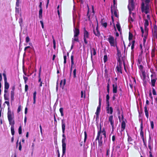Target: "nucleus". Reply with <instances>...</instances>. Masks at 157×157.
<instances>
[{
  "mask_svg": "<svg viewBox=\"0 0 157 157\" xmlns=\"http://www.w3.org/2000/svg\"><path fill=\"white\" fill-rule=\"evenodd\" d=\"M128 8L129 13L128 21L130 23H131L133 21L134 18V14L131 13V11L133 10L134 8V3L133 0H128Z\"/></svg>",
  "mask_w": 157,
  "mask_h": 157,
  "instance_id": "1",
  "label": "nucleus"
},
{
  "mask_svg": "<svg viewBox=\"0 0 157 157\" xmlns=\"http://www.w3.org/2000/svg\"><path fill=\"white\" fill-rule=\"evenodd\" d=\"M62 128L63 132V139L62 142V155H64L66 153V144L65 143L66 136L65 135V123L63 120H62Z\"/></svg>",
  "mask_w": 157,
  "mask_h": 157,
  "instance_id": "2",
  "label": "nucleus"
},
{
  "mask_svg": "<svg viewBox=\"0 0 157 157\" xmlns=\"http://www.w3.org/2000/svg\"><path fill=\"white\" fill-rule=\"evenodd\" d=\"M151 0H145V3H142L141 6L142 12H144L146 14L149 13L150 5L149 4Z\"/></svg>",
  "mask_w": 157,
  "mask_h": 157,
  "instance_id": "3",
  "label": "nucleus"
},
{
  "mask_svg": "<svg viewBox=\"0 0 157 157\" xmlns=\"http://www.w3.org/2000/svg\"><path fill=\"white\" fill-rule=\"evenodd\" d=\"M123 64H124V61L122 59L119 58L118 59L117 65L116 67L115 70L117 73H122V68Z\"/></svg>",
  "mask_w": 157,
  "mask_h": 157,
  "instance_id": "4",
  "label": "nucleus"
},
{
  "mask_svg": "<svg viewBox=\"0 0 157 157\" xmlns=\"http://www.w3.org/2000/svg\"><path fill=\"white\" fill-rule=\"evenodd\" d=\"M107 40L109 43L111 47H117V42L116 38L111 35H109L107 36Z\"/></svg>",
  "mask_w": 157,
  "mask_h": 157,
  "instance_id": "5",
  "label": "nucleus"
},
{
  "mask_svg": "<svg viewBox=\"0 0 157 157\" xmlns=\"http://www.w3.org/2000/svg\"><path fill=\"white\" fill-rule=\"evenodd\" d=\"M89 34L88 32L84 28L83 31V40L86 44H87L88 43V42L87 39H89Z\"/></svg>",
  "mask_w": 157,
  "mask_h": 157,
  "instance_id": "6",
  "label": "nucleus"
},
{
  "mask_svg": "<svg viewBox=\"0 0 157 157\" xmlns=\"http://www.w3.org/2000/svg\"><path fill=\"white\" fill-rule=\"evenodd\" d=\"M153 38L154 40L157 39V26L155 25L152 29Z\"/></svg>",
  "mask_w": 157,
  "mask_h": 157,
  "instance_id": "7",
  "label": "nucleus"
},
{
  "mask_svg": "<svg viewBox=\"0 0 157 157\" xmlns=\"http://www.w3.org/2000/svg\"><path fill=\"white\" fill-rule=\"evenodd\" d=\"M96 140H98L99 146H102L103 143L102 137L101 135H99V133L97 134Z\"/></svg>",
  "mask_w": 157,
  "mask_h": 157,
  "instance_id": "8",
  "label": "nucleus"
},
{
  "mask_svg": "<svg viewBox=\"0 0 157 157\" xmlns=\"http://www.w3.org/2000/svg\"><path fill=\"white\" fill-rule=\"evenodd\" d=\"M98 133H99V135H101H101H102L104 136L105 138L106 137V132L105 130V128H103L102 129L101 125L100 126L99 129L98 130L97 134H98Z\"/></svg>",
  "mask_w": 157,
  "mask_h": 157,
  "instance_id": "9",
  "label": "nucleus"
},
{
  "mask_svg": "<svg viewBox=\"0 0 157 157\" xmlns=\"http://www.w3.org/2000/svg\"><path fill=\"white\" fill-rule=\"evenodd\" d=\"M93 31L94 34L96 36H100V34L98 30V24L95 29L94 27L93 26Z\"/></svg>",
  "mask_w": 157,
  "mask_h": 157,
  "instance_id": "10",
  "label": "nucleus"
},
{
  "mask_svg": "<svg viewBox=\"0 0 157 157\" xmlns=\"http://www.w3.org/2000/svg\"><path fill=\"white\" fill-rule=\"evenodd\" d=\"M3 75L4 78V80L5 82V87L4 88L5 89H8L9 87V83L7 82V78L6 77V75L5 73H4L3 74Z\"/></svg>",
  "mask_w": 157,
  "mask_h": 157,
  "instance_id": "11",
  "label": "nucleus"
},
{
  "mask_svg": "<svg viewBox=\"0 0 157 157\" xmlns=\"http://www.w3.org/2000/svg\"><path fill=\"white\" fill-rule=\"evenodd\" d=\"M109 121L111 125L112 131H113L114 128V121L113 120V115H111L109 117Z\"/></svg>",
  "mask_w": 157,
  "mask_h": 157,
  "instance_id": "12",
  "label": "nucleus"
},
{
  "mask_svg": "<svg viewBox=\"0 0 157 157\" xmlns=\"http://www.w3.org/2000/svg\"><path fill=\"white\" fill-rule=\"evenodd\" d=\"M73 21L74 27V36H78L79 34V30L78 29L75 28V21L74 18H73Z\"/></svg>",
  "mask_w": 157,
  "mask_h": 157,
  "instance_id": "13",
  "label": "nucleus"
},
{
  "mask_svg": "<svg viewBox=\"0 0 157 157\" xmlns=\"http://www.w3.org/2000/svg\"><path fill=\"white\" fill-rule=\"evenodd\" d=\"M122 121L121 124V128L120 131L121 133L122 132L124 131L126 127V124L124 121L123 120L124 117L123 115H122Z\"/></svg>",
  "mask_w": 157,
  "mask_h": 157,
  "instance_id": "14",
  "label": "nucleus"
},
{
  "mask_svg": "<svg viewBox=\"0 0 157 157\" xmlns=\"http://www.w3.org/2000/svg\"><path fill=\"white\" fill-rule=\"evenodd\" d=\"M106 113L108 114H112L113 112V108L111 106L106 107Z\"/></svg>",
  "mask_w": 157,
  "mask_h": 157,
  "instance_id": "15",
  "label": "nucleus"
},
{
  "mask_svg": "<svg viewBox=\"0 0 157 157\" xmlns=\"http://www.w3.org/2000/svg\"><path fill=\"white\" fill-rule=\"evenodd\" d=\"M140 76L141 79L143 80H144L146 78V73L145 71L143 70H141Z\"/></svg>",
  "mask_w": 157,
  "mask_h": 157,
  "instance_id": "16",
  "label": "nucleus"
},
{
  "mask_svg": "<svg viewBox=\"0 0 157 157\" xmlns=\"http://www.w3.org/2000/svg\"><path fill=\"white\" fill-rule=\"evenodd\" d=\"M14 87H13L12 90L11 91V101H13L14 99Z\"/></svg>",
  "mask_w": 157,
  "mask_h": 157,
  "instance_id": "17",
  "label": "nucleus"
},
{
  "mask_svg": "<svg viewBox=\"0 0 157 157\" xmlns=\"http://www.w3.org/2000/svg\"><path fill=\"white\" fill-rule=\"evenodd\" d=\"M113 92L114 94L116 93L117 92V84H113Z\"/></svg>",
  "mask_w": 157,
  "mask_h": 157,
  "instance_id": "18",
  "label": "nucleus"
},
{
  "mask_svg": "<svg viewBox=\"0 0 157 157\" xmlns=\"http://www.w3.org/2000/svg\"><path fill=\"white\" fill-rule=\"evenodd\" d=\"M73 52L72 53V54L71 56V72L72 69V68L73 65L74 64V56L73 55Z\"/></svg>",
  "mask_w": 157,
  "mask_h": 157,
  "instance_id": "19",
  "label": "nucleus"
},
{
  "mask_svg": "<svg viewBox=\"0 0 157 157\" xmlns=\"http://www.w3.org/2000/svg\"><path fill=\"white\" fill-rule=\"evenodd\" d=\"M156 78H152L151 79V86L153 87L155 86V84L156 81Z\"/></svg>",
  "mask_w": 157,
  "mask_h": 157,
  "instance_id": "20",
  "label": "nucleus"
},
{
  "mask_svg": "<svg viewBox=\"0 0 157 157\" xmlns=\"http://www.w3.org/2000/svg\"><path fill=\"white\" fill-rule=\"evenodd\" d=\"M75 41H76L77 42H79L78 36H74V37L72 38V42L75 43Z\"/></svg>",
  "mask_w": 157,
  "mask_h": 157,
  "instance_id": "21",
  "label": "nucleus"
},
{
  "mask_svg": "<svg viewBox=\"0 0 157 157\" xmlns=\"http://www.w3.org/2000/svg\"><path fill=\"white\" fill-rule=\"evenodd\" d=\"M145 33H144V36H142L143 37V39L146 40L148 36V30L147 29H145Z\"/></svg>",
  "mask_w": 157,
  "mask_h": 157,
  "instance_id": "22",
  "label": "nucleus"
},
{
  "mask_svg": "<svg viewBox=\"0 0 157 157\" xmlns=\"http://www.w3.org/2000/svg\"><path fill=\"white\" fill-rule=\"evenodd\" d=\"M96 50L94 48H92L91 50V59H92V55L95 56L96 55Z\"/></svg>",
  "mask_w": 157,
  "mask_h": 157,
  "instance_id": "23",
  "label": "nucleus"
},
{
  "mask_svg": "<svg viewBox=\"0 0 157 157\" xmlns=\"http://www.w3.org/2000/svg\"><path fill=\"white\" fill-rule=\"evenodd\" d=\"M144 20L145 21V22L144 23L145 29H147V27L148 25L149 22L150 21L151 22V21H149V20H146V18H144Z\"/></svg>",
  "mask_w": 157,
  "mask_h": 157,
  "instance_id": "24",
  "label": "nucleus"
},
{
  "mask_svg": "<svg viewBox=\"0 0 157 157\" xmlns=\"http://www.w3.org/2000/svg\"><path fill=\"white\" fill-rule=\"evenodd\" d=\"M66 83V79H63L61 80L60 82V86L63 88L64 87V86Z\"/></svg>",
  "mask_w": 157,
  "mask_h": 157,
  "instance_id": "25",
  "label": "nucleus"
},
{
  "mask_svg": "<svg viewBox=\"0 0 157 157\" xmlns=\"http://www.w3.org/2000/svg\"><path fill=\"white\" fill-rule=\"evenodd\" d=\"M100 108L101 105H98V106L97 107L96 111L95 113V114H96L97 117H98V116L99 114L100 110Z\"/></svg>",
  "mask_w": 157,
  "mask_h": 157,
  "instance_id": "26",
  "label": "nucleus"
},
{
  "mask_svg": "<svg viewBox=\"0 0 157 157\" xmlns=\"http://www.w3.org/2000/svg\"><path fill=\"white\" fill-rule=\"evenodd\" d=\"M19 0H16V6L15 7L16 12H18V11H19L18 7L19 6Z\"/></svg>",
  "mask_w": 157,
  "mask_h": 157,
  "instance_id": "27",
  "label": "nucleus"
},
{
  "mask_svg": "<svg viewBox=\"0 0 157 157\" xmlns=\"http://www.w3.org/2000/svg\"><path fill=\"white\" fill-rule=\"evenodd\" d=\"M57 13L59 16V17L60 16V13L61 12V7L60 6V7L59 5H58L57 7Z\"/></svg>",
  "mask_w": 157,
  "mask_h": 157,
  "instance_id": "28",
  "label": "nucleus"
},
{
  "mask_svg": "<svg viewBox=\"0 0 157 157\" xmlns=\"http://www.w3.org/2000/svg\"><path fill=\"white\" fill-rule=\"evenodd\" d=\"M9 124L11 125V127L14 126V121L13 119L8 120Z\"/></svg>",
  "mask_w": 157,
  "mask_h": 157,
  "instance_id": "29",
  "label": "nucleus"
},
{
  "mask_svg": "<svg viewBox=\"0 0 157 157\" xmlns=\"http://www.w3.org/2000/svg\"><path fill=\"white\" fill-rule=\"evenodd\" d=\"M144 112L145 113V115L146 117L148 118V117L149 114L148 113V110H147V108L146 106H145L144 108Z\"/></svg>",
  "mask_w": 157,
  "mask_h": 157,
  "instance_id": "30",
  "label": "nucleus"
},
{
  "mask_svg": "<svg viewBox=\"0 0 157 157\" xmlns=\"http://www.w3.org/2000/svg\"><path fill=\"white\" fill-rule=\"evenodd\" d=\"M42 9H40L39 12V17L40 19H42Z\"/></svg>",
  "mask_w": 157,
  "mask_h": 157,
  "instance_id": "31",
  "label": "nucleus"
},
{
  "mask_svg": "<svg viewBox=\"0 0 157 157\" xmlns=\"http://www.w3.org/2000/svg\"><path fill=\"white\" fill-rule=\"evenodd\" d=\"M41 67H40V70H39V75H38V77H39V80H38V82H40V83L41 82H42L41 81V78H40V72H41Z\"/></svg>",
  "mask_w": 157,
  "mask_h": 157,
  "instance_id": "32",
  "label": "nucleus"
},
{
  "mask_svg": "<svg viewBox=\"0 0 157 157\" xmlns=\"http://www.w3.org/2000/svg\"><path fill=\"white\" fill-rule=\"evenodd\" d=\"M11 134L12 135H14L15 133L14 126H12L11 127Z\"/></svg>",
  "mask_w": 157,
  "mask_h": 157,
  "instance_id": "33",
  "label": "nucleus"
},
{
  "mask_svg": "<svg viewBox=\"0 0 157 157\" xmlns=\"http://www.w3.org/2000/svg\"><path fill=\"white\" fill-rule=\"evenodd\" d=\"M128 142L130 144H131V142L132 141V137L129 136L128 135Z\"/></svg>",
  "mask_w": 157,
  "mask_h": 157,
  "instance_id": "34",
  "label": "nucleus"
},
{
  "mask_svg": "<svg viewBox=\"0 0 157 157\" xmlns=\"http://www.w3.org/2000/svg\"><path fill=\"white\" fill-rule=\"evenodd\" d=\"M59 111L60 113L61 116L63 117L64 114L63 113V108H61L59 109Z\"/></svg>",
  "mask_w": 157,
  "mask_h": 157,
  "instance_id": "35",
  "label": "nucleus"
},
{
  "mask_svg": "<svg viewBox=\"0 0 157 157\" xmlns=\"http://www.w3.org/2000/svg\"><path fill=\"white\" fill-rule=\"evenodd\" d=\"M108 57L107 55H105L103 57V61L104 63H105L107 61Z\"/></svg>",
  "mask_w": 157,
  "mask_h": 157,
  "instance_id": "36",
  "label": "nucleus"
},
{
  "mask_svg": "<svg viewBox=\"0 0 157 157\" xmlns=\"http://www.w3.org/2000/svg\"><path fill=\"white\" fill-rule=\"evenodd\" d=\"M108 71L107 69H106L105 70V73L104 75L105 78H106L108 77Z\"/></svg>",
  "mask_w": 157,
  "mask_h": 157,
  "instance_id": "37",
  "label": "nucleus"
},
{
  "mask_svg": "<svg viewBox=\"0 0 157 157\" xmlns=\"http://www.w3.org/2000/svg\"><path fill=\"white\" fill-rule=\"evenodd\" d=\"M84 143H85L86 141V139H87V135L86 134V131H85L84 132Z\"/></svg>",
  "mask_w": 157,
  "mask_h": 157,
  "instance_id": "38",
  "label": "nucleus"
},
{
  "mask_svg": "<svg viewBox=\"0 0 157 157\" xmlns=\"http://www.w3.org/2000/svg\"><path fill=\"white\" fill-rule=\"evenodd\" d=\"M135 43V41L134 40H133L132 42L131 45V49L132 50H133L134 48Z\"/></svg>",
  "mask_w": 157,
  "mask_h": 157,
  "instance_id": "39",
  "label": "nucleus"
},
{
  "mask_svg": "<svg viewBox=\"0 0 157 157\" xmlns=\"http://www.w3.org/2000/svg\"><path fill=\"white\" fill-rule=\"evenodd\" d=\"M116 27L117 28L119 31H121V27L120 24L119 23H117L116 24Z\"/></svg>",
  "mask_w": 157,
  "mask_h": 157,
  "instance_id": "40",
  "label": "nucleus"
},
{
  "mask_svg": "<svg viewBox=\"0 0 157 157\" xmlns=\"http://www.w3.org/2000/svg\"><path fill=\"white\" fill-rule=\"evenodd\" d=\"M18 133L19 134H21L22 133V128L21 125L19 128Z\"/></svg>",
  "mask_w": 157,
  "mask_h": 157,
  "instance_id": "41",
  "label": "nucleus"
},
{
  "mask_svg": "<svg viewBox=\"0 0 157 157\" xmlns=\"http://www.w3.org/2000/svg\"><path fill=\"white\" fill-rule=\"evenodd\" d=\"M140 136L141 138H143V137H144V132L143 130H140Z\"/></svg>",
  "mask_w": 157,
  "mask_h": 157,
  "instance_id": "42",
  "label": "nucleus"
},
{
  "mask_svg": "<svg viewBox=\"0 0 157 157\" xmlns=\"http://www.w3.org/2000/svg\"><path fill=\"white\" fill-rule=\"evenodd\" d=\"M143 140V142L144 143V144L145 146L146 145V141L145 140L144 137H143V138H141Z\"/></svg>",
  "mask_w": 157,
  "mask_h": 157,
  "instance_id": "43",
  "label": "nucleus"
},
{
  "mask_svg": "<svg viewBox=\"0 0 157 157\" xmlns=\"http://www.w3.org/2000/svg\"><path fill=\"white\" fill-rule=\"evenodd\" d=\"M36 95H33V103L35 104L36 101Z\"/></svg>",
  "mask_w": 157,
  "mask_h": 157,
  "instance_id": "44",
  "label": "nucleus"
},
{
  "mask_svg": "<svg viewBox=\"0 0 157 157\" xmlns=\"http://www.w3.org/2000/svg\"><path fill=\"white\" fill-rule=\"evenodd\" d=\"M150 124H151V128L152 129H153L154 128V124L153 122V121H151Z\"/></svg>",
  "mask_w": 157,
  "mask_h": 157,
  "instance_id": "45",
  "label": "nucleus"
},
{
  "mask_svg": "<svg viewBox=\"0 0 157 157\" xmlns=\"http://www.w3.org/2000/svg\"><path fill=\"white\" fill-rule=\"evenodd\" d=\"M63 58H64V62L63 63L64 64H65L66 63V59H67V56L66 55H64L63 56Z\"/></svg>",
  "mask_w": 157,
  "mask_h": 157,
  "instance_id": "46",
  "label": "nucleus"
},
{
  "mask_svg": "<svg viewBox=\"0 0 157 157\" xmlns=\"http://www.w3.org/2000/svg\"><path fill=\"white\" fill-rule=\"evenodd\" d=\"M18 145H19V150L20 151H21L22 147L21 144V142L20 141L19 142Z\"/></svg>",
  "mask_w": 157,
  "mask_h": 157,
  "instance_id": "47",
  "label": "nucleus"
},
{
  "mask_svg": "<svg viewBox=\"0 0 157 157\" xmlns=\"http://www.w3.org/2000/svg\"><path fill=\"white\" fill-rule=\"evenodd\" d=\"M76 69H75L73 71V77L74 78L76 77Z\"/></svg>",
  "mask_w": 157,
  "mask_h": 157,
  "instance_id": "48",
  "label": "nucleus"
},
{
  "mask_svg": "<svg viewBox=\"0 0 157 157\" xmlns=\"http://www.w3.org/2000/svg\"><path fill=\"white\" fill-rule=\"evenodd\" d=\"M152 93L153 95H156V92L155 91L154 88H152Z\"/></svg>",
  "mask_w": 157,
  "mask_h": 157,
  "instance_id": "49",
  "label": "nucleus"
},
{
  "mask_svg": "<svg viewBox=\"0 0 157 157\" xmlns=\"http://www.w3.org/2000/svg\"><path fill=\"white\" fill-rule=\"evenodd\" d=\"M106 107L110 106L109 102V100H106Z\"/></svg>",
  "mask_w": 157,
  "mask_h": 157,
  "instance_id": "50",
  "label": "nucleus"
},
{
  "mask_svg": "<svg viewBox=\"0 0 157 157\" xmlns=\"http://www.w3.org/2000/svg\"><path fill=\"white\" fill-rule=\"evenodd\" d=\"M40 23L41 24L42 27L43 29L44 28V25L43 21H40Z\"/></svg>",
  "mask_w": 157,
  "mask_h": 157,
  "instance_id": "51",
  "label": "nucleus"
},
{
  "mask_svg": "<svg viewBox=\"0 0 157 157\" xmlns=\"http://www.w3.org/2000/svg\"><path fill=\"white\" fill-rule=\"evenodd\" d=\"M83 91H81V97L82 98L83 97H84V98H85V95L84 94V95L83 96Z\"/></svg>",
  "mask_w": 157,
  "mask_h": 157,
  "instance_id": "52",
  "label": "nucleus"
},
{
  "mask_svg": "<svg viewBox=\"0 0 157 157\" xmlns=\"http://www.w3.org/2000/svg\"><path fill=\"white\" fill-rule=\"evenodd\" d=\"M30 40V39L29 37L28 36H27L26 37V43H28Z\"/></svg>",
  "mask_w": 157,
  "mask_h": 157,
  "instance_id": "53",
  "label": "nucleus"
},
{
  "mask_svg": "<svg viewBox=\"0 0 157 157\" xmlns=\"http://www.w3.org/2000/svg\"><path fill=\"white\" fill-rule=\"evenodd\" d=\"M147 19H146V20H149V21H151L150 20V15L148 14H147Z\"/></svg>",
  "mask_w": 157,
  "mask_h": 157,
  "instance_id": "54",
  "label": "nucleus"
},
{
  "mask_svg": "<svg viewBox=\"0 0 157 157\" xmlns=\"http://www.w3.org/2000/svg\"><path fill=\"white\" fill-rule=\"evenodd\" d=\"M22 22V19L21 18H20L19 20V23H20V26H21V23Z\"/></svg>",
  "mask_w": 157,
  "mask_h": 157,
  "instance_id": "55",
  "label": "nucleus"
},
{
  "mask_svg": "<svg viewBox=\"0 0 157 157\" xmlns=\"http://www.w3.org/2000/svg\"><path fill=\"white\" fill-rule=\"evenodd\" d=\"M102 25L105 28H106L107 26V23L106 22H105L102 24Z\"/></svg>",
  "mask_w": 157,
  "mask_h": 157,
  "instance_id": "56",
  "label": "nucleus"
},
{
  "mask_svg": "<svg viewBox=\"0 0 157 157\" xmlns=\"http://www.w3.org/2000/svg\"><path fill=\"white\" fill-rule=\"evenodd\" d=\"M146 41V40H145V39H143V45L144 47H145V46Z\"/></svg>",
  "mask_w": 157,
  "mask_h": 157,
  "instance_id": "57",
  "label": "nucleus"
},
{
  "mask_svg": "<svg viewBox=\"0 0 157 157\" xmlns=\"http://www.w3.org/2000/svg\"><path fill=\"white\" fill-rule=\"evenodd\" d=\"M140 29L142 33V36H144V30L143 28L142 27H140Z\"/></svg>",
  "mask_w": 157,
  "mask_h": 157,
  "instance_id": "58",
  "label": "nucleus"
},
{
  "mask_svg": "<svg viewBox=\"0 0 157 157\" xmlns=\"http://www.w3.org/2000/svg\"><path fill=\"white\" fill-rule=\"evenodd\" d=\"M115 136L114 135H113L112 137V140L113 142H115Z\"/></svg>",
  "mask_w": 157,
  "mask_h": 157,
  "instance_id": "59",
  "label": "nucleus"
},
{
  "mask_svg": "<svg viewBox=\"0 0 157 157\" xmlns=\"http://www.w3.org/2000/svg\"><path fill=\"white\" fill-rule=\"evenodd\" d=\"M23 78H24V80L25 83H26V81L28 79V78L24 76Z\"/></svg>",
  "mask_w": 157,
  "mask_h": 157,
  "instance_id": "60",
  "label": "nucleus"
},
{
  "mask_svg": "<svg viewBox=\"0 0 157 157\" xmlns=\"http://www.w3.org/2000/svg\"><path fill=\"white\" fill-rule=\"evenodd\" d=\"M21 110V106H19L18 108L17 111V112L19 113V112Z\"/></svg>",
  "mask_w": 157,
  "mask_h": 157,
  "instance_id": "61",
  "label": "nucleus"
},
{
  "mask_svg": "<svg viewBox=\"0 0 157 157\" xmlns=\"http://www.w3.org/2000/svg\"><path fill=\"white\" fill-rule=\"evenodd\" d=\"M52 38L53 39V45H56V42L55 39H54L53 36H52Z\"/></svg>",
  "mask_w": 157,
  "mask_h": 157,
  "instance_id": "62",
  "label": "nucleus"
},
{
  "mask_svg": "<svg viewBox=\"0 0 157 157\" xmlns=\"http://www.w3.org/2000/svg\"><path fill=\"white\" fill-rule=\"evenodd\" d=\"M4 99L5 100H9V98L6 97L5 94H4Z\"/></svg>",
  "mask_w": 157,
  "mask_h": 157,
  "instance_id": "63",
  "label": "nucleus"
},
{
  "mask_svg": "<svg viewBox=\"0 0 157 157\" xmlns=\"http://www.w3.org/2000/svg\"><path fill=\"white\" fill-rule=\"evenodd\" d=\"M109 94L106 95V100H109Z\"/></svg>",
  "mask_w": 157,
  "mask_h": 157,
  "instance_id": "64",
  "label": "nucleus"
}]
</instances>
